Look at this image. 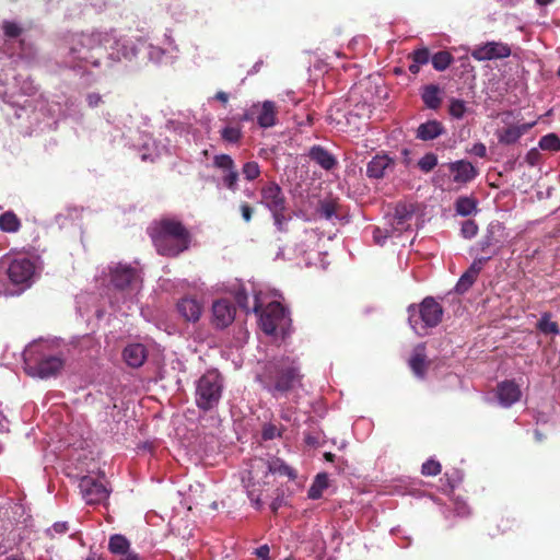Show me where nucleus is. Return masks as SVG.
I'll use <instances>...</instances> for the list:
<instances>
[{
    "instance_id": "a19ab883",
    "label": "nucleus",
    "mask_w": 560,
    "mask_h": 560,
    "mask_svg": "<svg viewBox=\"0 0 560 560\" xmlns=\"http://www.w3.org/2000/svg\"><path fill=\"white\" fill-rule=\"evenodd\" d=\"M538 147L541 150L550 152L560 151V138L556 133H548L540 138Z\"/></svg>"
},
{
    "instance_id": "f257e3e1",
    "label": "nucleus",
    "mask_w": 560,
    "mask_h": 560,
    "mask_svg": "<svg viewBox=\"0 0 560 560\" xmlns=\"http://www.w3.org/2000/svg\"><path fill=\"white\" fill-rule=\"evenodd\" d=\"M108 36L100 30L66 34L58 47L59 66L81 78L101 70Z\"/></svg>"
},
{
    "instance_id": "412c9836",
    "label": "nucleus",
    "mask_w": 560,
    "mask_h": 560,
    "mask_svg": "<svg viewBox=\"0 0 560 560\" xmlns=\"http://www.w3.org/2000/svg\"><path fill=\"white\" fill-rule=\"evenodd\" d=\"M453 180L458 184H466L474 180L477 175V168L466 160H458L447 164Z\"/></svg>"
},
{
    "instance_id": "2f4dec72",
    "label": "nucleus",
    "mask_w": 560,
    "mask_h": 560,
    "mask_svg": "<svg viewBox=\"0 0 560 560\" xmlns=\"http://www.w3.org/2000/svg\"><path fill=\"white\" fill-rule=\"evenodd\" d=\"M421 98L428 108L438 109L442 102L440 88L435 84L424 86Z\"/></svg>"
},
{
    "instance_id": "aec40b11",
    "label": "nucleus",
    "mask_w": 560,
    "mask_h": 560,
    "mask_svg": "<svg viewBox=\"0 0 560 560\" xmlns=\"http://www.w3.org/2000/svg\"><path fill=\"white\" fill-rule=\"evenodd\" d=\"M235 318V307L225 299L218 300L212 305V324L223 329L230 326Z\"/></svg>"
},
{
    "instance_id": "69168bd1",
    "label": "nucleus",
    "mask_w": 560,
    "mask_h": 560,
    "mask_svg": "<svg viewBox=\"0 0 560 560\" xmlns=\"http://www.w3.org/2000/svg\"><path fill=\"white\" fill-rule=\"evenodd\" d=\"M470 153L478 158H485L487 154V148L483 143L477 142L470 149Z\"/></svg>"
},
{
    "instance_id": "37998d69",
    "label": "nucleus",
    "mask_w": 560,
    "mask_h": 560,
    "mask_svg": "<svg viewBox=\"0 0 560 560\" xmlns=\"http://www.w3.org/2000/svg\"><path fill=\"white\" fill-rule=\"evenodd\" d=\"M283 431H284L283 427H277L272 422L264 423V425L261 428V439L264 441H271L277 438H281Z\"/></svg>"
},
{
    "instance_id": "864d4df0",
    "label": "nucleus",
    "mask_w": 560,
    "mask_h": 560,
    "mask_svg": "<svg viewBox=\"0 0 560 560\" xmlns=\"http://www.w3.org/2000/svg\"><path fill=\"white\" fill-rule=\"evenodd\" d=\"M421 472L424 476H436L441 472V464L430 458L422 464Z\"/></svg>"
},
{
    "instance_id": "1a4fd4ad",
    "label": "nucleus",
    "mask_w": 560,
    "mask_h": 560,
    "mask_svg": "<svg viewBox=\"0 0 560 560\" xmlns=\"http://www.w3.org/2000/svg\"><path fill=\"white\" fill-rule=\"evenodd\" d=\"M42 345H31L24 352L25 371L28 375L49 378L63 366V359L58 355H46L39 349Z\"/></svg>"
},
{
    "instance_id": "8fccbe9b",
    "label": "nucleus",
    "mask_w": 560,
    "mask_h": 560,
    "mask_svg": "<svg viewBox=\"0 0 560 560\" xmlns=\"http://www.w3.org/2000/svg\"><path fill=\"white\" fill-rule=\"evenodd\" d=\"M448 112L450 115L456 119L463 118L466 113L465 102L458 98L451 100Z\"/></svg>"
},
{
    "instance_id": "09e8293b",
    "label": "nucleus",
    "mask_w": 560,
    "mask_h": 560,
    "mask_svg": "<svg viewBox=\"0 0 560 560\" xmlns=\"http://www.w3.org/2000/svg\"><path fill=\"white\" fill-rule=\"evenodd\" d=\"M2 31L9 39L18 38L22 34V27L16 22L3 21Z\"/></svg>"
},
{
    "instance_id": "c756f323",
    "label": "nucleus",
    "mask_w": 560,
    "mask_h": 560,
    "mask_svg": "<svg viewBox=\"0 0 560 560\" xmlns=\"http://www.w3.org/2000/svg\"><path fill=\"white\" fill-rule=\"evenodd\" d=\"M427 365L425 346L424 343H419L412 351L409 359V366L418 378L423 380L425 376Z\"/></svg>"
},
{
    "instance_id": "6e6552de",
    "label": "nucleus",
    "mask_w": 560,
    "mask_h": 560,
    "mask_svg": "<svg viewBox=\"0 0 560 560\" xmlns=\"http://www.w3.org/2000/svg\"><path fill=\"white\" fill-rule=\"evenodd\" d=\"M407 312L409 325L419 336L427 335L429 328L438 326L443 316L441 304L431 296L423 299L419 306L409 305Z\"/></svg>"
},
{
    "instance_id": "cd10ccee",
    "label": "nucleus",
    "mask_w": 560,
    "mask_h": 560,
    "mask_svg": "<svg viewBox=\"0 0 560 560\" xmlns=\"http://www.w3.org/2000/svg\"><path fill=\"white\" fill-rule=\"evenodd\" d=\"M196 122V117L187 114L182 115V117L174 118L167 120L165 128L170 131H173L180 137H188L194 133V125Z\"/></svg>"
},
{
    "instance_id": "3c124183",
    "label": "nucleus",
    "mask_w": 560,
    "mask_h": 560,
    "mask_svg": "<svg viewBox=\"0 0 560 560\" xmlns=\"http://www.w3.org/2000/svg\"><path fill=\"white\" fill-rule=\"evenodd\" d=\"M161 43L163 44V47H165L170 52L175 55L177 57L178 52V46L175 42V38L173 36V31L170 28H166L163 33Z\"/></svg>"
},
{
    "instance_id": "9b49d317",
    "label": "nucleus",
    "mask_w": 560,
    "mask_h": 560,
    "mask_svg": "<svg viewBox=\"0 0 560 560\" xmlns=\"http://www.w3.org/2000/svg\"><path fill=\"white\" fill-rule=\"evenodd\" d=\"M39 270L38 258L18 255L11 259L7 273L13 284L21 285L22 290H25L35 282Z\"/></svg>"
},
{
    "instance_id": "f03ea898",
    "label": "nucleus",
    "mask_w": 560,
    "mask_h": 560,
    "mask_svg": "<svg viewBox=\"0 0 560 560\" xmlns=\"http://www.w3.org/2000/svg\"><path fill=\"white\" fill-rule=\"evenodd\" d=\"M302 381L300 360L290 354H279L259 362L255 373V382L276 399L300 388Z\"/></svg>"
},
{
    "instance_id": "9d476101",
    "label": "nucleus",
    "mask_w": 560,
    "mask_h": 560,
    "mask_svg": "<svg viewBox=\"0 0 560 560\" xmlns=\"http://www.w3.org/2000/svg\"><path fill=\"white\" fill-rule=\"evenodd\" d=\"M105 32L106 35H109V39L106 40V51L108 50V59L114 62L122 59L128 61L133 60L139 49L145 44V39L140 36L130 37L120 35L117 34L115 30Z\"/></svg>"
},
{
    "instance_id": "a18cd8bd",
    "label": "nucleus",
    "mask_w": 560,
    "mask_h": 560,
    "mask_svg": "<svg viewBox=\"0 0 560 560\" xmlns=\"http://www.w3.org/2000/svg\"><path fill=\"white\" fill-rule=\"evenodd\" d=\"M242 174L246 180H255L260 175V166L256 161H248L244 163Z\"/></svg>"
},
{
    "instance_id": "4c0bfd02",
    "label": "nucleus",
    "mask_w": 560,
    "mask_h": 560,
    "mask_svg": "<svg viewBox=\"0 0 560 560\" xmlns=\"http://www.w3.org/2000/svg\"><path fill=\"white\" fill-rule=\"evenodd\" d=\"M537 328L545 335L557 336L560 334L559 326L556 322L551 320L549 313H544L537 323Z\"/></svg>"
},
{
    "instance_id": "473e14b6",
    "label": "nucleus",
    "mask_w": 560,
    "mask_h": 560,
    "mask_svg": "<svg viewBox=\"0 0 560 560\" xmlns=\"http://www.w3.org/2000/svg\"><path fill=\"white\" fill-rule=\"evenodd\" d=\"M329 486L328 475L326 472H319L316 475L313 483L311 485L307 497L312 500H318L322 498L324 490Z\"/></svg>"
},
{
    "instance_id": "f704fd0d",
    "label": "nucleus",
    "mask_w": 560,
    "mask_h": 560,
    "mask_svg": "<svg viewBox=\"0 0 560 560\" xmlns=\"http://www.w3.org/2000/svg\"><path fill=\"white\" fill-rule=\"evenodd\" d=\"M268 469L271 474L287 476L290 480H295L298 477L296 471L280 458L270 460Z\"/></svg>"
},
{
    "instance_id": "603ef678",
    "label": "nucleus",
    "mask_w": 560,
    "mask_h": 560,
    "mask_svg": "<svg viewBox=\"0 0 560 560\" xmlns=\"http://www.w3.org/2000/svg\"><path fill=\"white\" fill-rule=\"evenodd\" d=\"M489 261V256H476L466 272L474 277H478L483 266Z\"/></svg>"
},
{
    "instance_id": "7c9ffc66",
    "label": "nucleus",
    "mask_w": 560,
    "mask_h": 560,
    "mask_svg": "<svg viewBox=\"0 0 560 560\" xmlns=\"http://www.w3.org/2000/svg\"><path fill=\"white\" fill-rule=\"evenodd\" d=\"M122 355L129 366L139 368L144 363L148 352L143 345L131 343L124 349Z\"/></svg>"
},
{
    "instance_id": "f8f14e48",
    "label": "nucleus",
    "mask_w": 560,
    "mask_h": 560,
    "mask_svg": "<svg viewBox=\"0 0 560 560\" xmlns=\"http://www.w3.org/2000/svg\"><path fill=\"white\" fill-rule=\"evenodd\" d=\"M212 165L221 174L217 180V187L225 188L232 192L237 191L240 173L232 156L223 153L217 154L213 156Z\"/></svg>"
},
{
    "instance_id": "393cba45",
    "label": "nucleus",
    "mask_w": 560,
    "mask_h": 560,
    "mask_svg": "<svg viewBox=\"0 0 560 560\" xmlns=\"http://www.w3.org/2000/svg\"><path fill=\"white\" fill-rule=\"evenodd\" d=\"M256 120L260 128L268 129L277 125V109L272 101L259 103L256 112Z\"/></svg>"
},
{
    "instance_id": "6ab92c4d",
    "label": "nucleus",
    "mask_w": 560,
    "mask_h": 560,
    "mask_svg": "<svg viewBox=\"0 0 560 560\" xmlns=\"http://www.w3.org/2000/svg\"><path fill=\"white\" fill-rule=\"evenodd\" d=\"M495 397L501 407L510 408L521 399L522 392L514 380H505L498 383Z\"/></svg>"
},
{
    "instance_id": "7ed1b4c3",
    "label": "nucleus",
    "mask_w": 560,
    "mask_h": 560,
    "mask_svg": "<svg viewBox=\"0 0 560 560\" xmlns=\"http://www.w3.org/2000/svg\"><path fill=\"white\" fill-rule=\"evenodd\" d=\"M231 292L240 308L246 313L253 312L258 316L259 326L265 334L270 336L280 334L282 337L289 334L291 318L281 303L275 301L264 307L262 292L252 285L254 298L250 306L248 291L241 282L233 284Z\"/></svg>"
},
{
    "instance_id": "e433bc0d",
    "label": "nucleus",
    "mask_w": 560,
    "mask_h": 560,
    "mask_svg": "<svg viewBox=\"0 0 560 560\" xmlns=\"http://www.w3.org/2000/svg\"><path fill=\"white\" fill-rule=\"evenodd\" d=\"M130 548L129 540L120 534H114L109 537L108 549L115 555H126Z\"/></svg>"
},
{
    "instance_id": "ea45409f",
    "label": "nucleus",
    "mask_w": 560,
    "mask_h": 560,
    "mask_svg": "<svg viewBox=\"0 0 560 560\" xmlns=\"http://www.w3.org/2000/svg\"><path fill=\"white\" fill-rule=\"evenodd\" d=\"M453 56L445 50L438 51L431 58L432 66L438 71L446 70L453 62Z\"/></svg>"
},
{
    "instance_id": "0e129e2a",
    "label": "nucleus",
    "mask_w": 560,
    "mask_h": 560,
    "mask_svg": "<svg viewBox=\"0 0 560 560\" xmlns=\"http://www.w3.org/2000/svg\"><path fill=\"white\" fill-rule=\"evenodd\" d=\"M454 511H455L456 515H458L460 517H465V516L469 515V506L465 502H462V501L455 502Z\"/></svg>"
},
{
    "instance_id": "39448f33",
    "label": "nucleus",
    "mask_w": 560,
    "mask_h": 560,
    "mask_svg": "<svg viewBox=\"0 0 560 560\" xmlns=\"http://www.w3.org/2000/svg\"><path fill=\"white\" fill-rule=\"evenodd\" d=\"M109 287L108 299L113 306L132 302L141 282L140 270L124 262H110L107 266Z\"/></svg>"
},
{
    "instance_id": "774afa93",
    "label": "nucleus",
    "mask_w": 560,
    "mask_h": 560,
    "mask_svg": "<svg viewBox=\"0 0 560 560\" xmlns=\"http://www.w3.org/2000/svg\"><path fill=\"white\" fill-rule=\"evenodd\" d=\"M269 546L268 545H261L260 547L256 548L255 549V555L260 559V560H270L269 559Z\"/></svg>"
},
{
    "instance_id": "bb28decb",
    "label": "nucleus",
    "mask_w": 560,
    "mask_h": 560,
    "mask_svg": "<svg viewBox=\"0 0 560 560\" xmlns=\"http://www.w3.org/2000/svg\"><path fill=\"white\" fill-rule=\"evenodd\" d=\"M307 155L325 171H331L338 163L335 155L319 144L311 147Z\"/></svg>"
},
{
    "instance_id": "a211bd4d",
    "label": "nucleus",
    "mask_w": 560,
    "mask_h": 560,
    "mask_svg": "<svg viewBox=\"0 0 560 560\" xmlns=\"http://www.w3.org/2000/svg\"><path fill=\"white\" fill-rule=\"evenodd\" d=\"M396 162L387 154H376L366 164V176L370 179H382L393 173Z\"/></svg>"
},
{
    "instance_id": "13d9d810",
    "label": "nucleus",
    "mask_w": 560,
    "mask_h": 560,
    "mask_svg": "<svg viewBox=\"0 0 560 560\" xmlns=\"http://www.w3.org/2000/svg\"><path fill=\"white\" fill-rule=\"evenodd\" d=\"M395 234H392L389 229L382 230L381 228H375L373 231V238L376 244L384 245L385 241L388 237H394Z\"/></svg>"
},
{
    "instance_id": "5701e85b",
    "label": "nucleus",
    "mask_w": 560,
    "mask_h": 560,
    "mask_svg": "<svg viewBox=\"0 0 560 560\" xmlns=\"http://www.w3.org/2000/svg\"><path fill=\"white\" fill-rule=\"evenodd\" d=\"M176 310L186 322L190 323L198 322L202 314L201 303L190 296L182 298L176 304Z\"/></svg>"
},
{
    "instance_id": "b1692460",
    "label": "nucleus",
    "mask_w": 560,
    "mask_h": 560,
    "mask_svg": "<svg viewBox=\"0 0 560 560\" xmlns=\"http://www.w3.org/2000/svg\"><path fill=\"white\" fill-rule=\"evenodd\" d=\"M445 133L446 129L441 121L429 119L418 126L416 138L421 141H432Z\"/></svg>"
},
{
    "instance_id": "423d86ee",
    "label": "nucleus",
    "mask_w": 560,
    "mask_h": 560,
    "mask_svg": "<svg viewBox=\"0 0 560 560\" xmlns=\"http://www.w3.org/2000/svg\"><path fill=\"white\" fill-rule=\"evenodd\" d=\"M295 217L305 222H315L324 219L332 224L346 225L350 222L349 215L343 211L342 205L337 198L319 199L315 206L312 202L302 203L295 211Z\"/></svg>"
},
{
    "instance_id": "e2e57ef3",
    "label": "nucleus",
    "mask_w": 560,
    "mask_h": 560,
    "mask_svg": "<svg viewBox=\"0 0 560 560\" xmlns=\"http://www.w3.org/2000/svg\"><path fill=\"white\" fill-rule=\"evenodd\" d=\"M541 154L537 148H532L525 155V161L530 165L535 166L539 163Z\"/></svg>"
},
{
    "instance_id": "052dcab7",
    "label": "nucleus",
    "mask_w": 560,
    "mask_h": 560,
    "mask_svg": "<svg viewBox=\"0 0 560 560\" xmlns=\"http://www.w3.org/2000/svg\"><path fill=\"white\" fill-rule=\"evenodd\" d=\"M68 523L67 522H56L51 525V527L46 529L47 536L50 538H54L55 535H61L65 534L68 530Z\"/></svg>"
},
{
    "instance_id": "dca6fc26",
    "label": "nucleus",
    "mask_w": 560,
    "mask_h": 560,
    "mask_svg": "<svg viewBox=\"0 0 560 560\" xmlns=\"http://www.w3.org/2000/svg\"><path fill=\"white\" fill-rule=\"evenodd\" d=\"M413 214L415 210L411 205L398 203L395 207L394 212L389 214L387 218L392 234L398 236L402 232L409 230L411 226Z\"/></svg>"
},
{
    "instance_id": "0eeeda50",
    "label": "nucleus",
    "mask_w": 560,
    "mask_h": 560,
    "mask_svg": "<svg viewBox=\"0 0 560 560\" xmlns=\"http://www.w3.org/2000/svg\"><path fill=\"white\" fill-rule=\"evenodd\" d=\"M223 389L224 378L222 374L215 369L206 371L196 381V406L205 412L213 410L220 404Z\"/></svg>"
},
{
    "instance_id": "4d7b16f0",
    "label": "nucleus",
    "mask_w": 560,
    "mask_h": 560,
    "mask_svg": "<svg viewBox=\"0 0 560 560\" xmlns=\"http://www.w3.org/2000/svg\"><path fill=\"white\" fill-rule=\"evenodd\" d=\"M447 485L454 489L456 488L464 479V474L459 469H453L451 472L445 474Z\"/></svg>"
},
{
    "instance_id": "de8ad7c7",
    "label": "nucleus",
    "mask_w": 560,
    "mask_h": 560,
    "mask_svg": "<svg viewBox=\"0 0 560 560\" xmlns=\"http://www.w3.org/2000/svg\"><path fill=\"white\" fill-rule=\"evenodd\" d=\"M476 280H477L476 277H474L470 273L465 271L458 279V281L455 285V291L459 294L467 292L471 288V285L475 283Z\"/></svg>"
},
{
    "instance_id": "f3484780",
    "label": "nucleus",
    "mask_w": 560,
    "mask_h": 560,
    "mask_svg": "<svg viewBox=\"0 0 560 560\" xmlns=\"http://www.w3.org/2000/svg\"><path fill=\"white\" fill-rule=\"evenodd\" d=\"M470 55L478 61L502 59L511 55V48L504 43L488 42L486 44L476 46L471 50Z\"/></svg>"
},
{
    "instance_id": "4be33fe9",
    "label": "nucleus",
    "mask_w": 560,
    "mask_h": 560,
    "mask_svg": "<svg viewBox=\"0 0 560 560\" xmlns=\"http://www.w3.org/2000/svg\"><path fill=\"white\" fill-rule=\"evenodd\" d=\"M57 109L49 108L52 116L71 118L75 122L83 120V112L77 98L65 97L63 103H56Z\"/></svg>"
},
{
    "instance_id": "c9c22d12",
    "label": "nucleus",
    "mask_w": 560,
    "mask_h": 560,
    "mask_svg": "<svg viewBox=\"0 0 560 560\" xmlns=\"http://www.w3.org/2000/svg\"><path fill=\"white\" fill-rule=\"evenodd\" d=\"M21 222L13 211H7L0 215V230L5 233H15L20 230Z\"/></svg>"
},
{
    "instance_id": "58836bf2",
    "label": "nucleus",
    "mask_w": 560,
    "mask_h": 560,
    "mask_svg": "<svg viewBox=\"0 0 560 560\" xmlns=\"http://www.w3.org/2000/svg\"><path fill=\"white\" fill-rule=\"evenodd\" d=\"M243 137L242 126L226 125L221 130V138L229 143H237Z\"/></svg>"
},
{
    "instance_id": "c85d7f7f",
    "label": "nucleus",
    "mask_w": 560,
    "mask_h": 560,
    "mask_svg": "<svg viewBox=\"0 0 560 560\" xmlns=\"http://www.w3.org/2000/svg\"><path fill=\"white\" fill-rule=\"evenodd\" d=\"M535 122L513 125L498 131V140L501 144L510 145L516 143L521 137L526 133Z\"/></svg>"
},
{
    "instance_id": "a878e982",
    "label": "nucleus",
    "mask_w": 560,
    "mask_h": 560,
    "mask_svg": "<svg viewBox=\"0 0 560 560\" xmlns=\"http://www.w3.org/2000/svg\"><path fill=\"white\" fill-rule=\"evenodd\" d=\"M142 48L147 50L148 60L156 66L172 63L176 59V56L170 52L165 47L148 43L147 40Z\"/></svg>"
},
{
    "instance_id": "72a5a7b5",
    "label": "nucleus",
    "mask_w": 560,
    "mask_h": 560,
    "mask_svg": "<svg viewBox=\"0 0 560 560\" xmlns=\"http://www.w3.org/2000/svg\"><path fill=\"white\" fill-rule=\"evenodd\" d=\"M477 200L474 197L462 196L455 201V212L462 217H468L478 211Z\"/></svg>"
},
{
    "instance_id": "2eb2a0df",
    "label": "nucleus",
    "mask_w": 560,
    "mask_h": 560,
    "mask_svg": "<svg viewBox=\"0 0 560 560\" xmlns=\"http://www.w3.org/2000/svg\"><path fill=\"white\" fill-rule=\"evenodd\" d=\"M79 488L83 500L88 504H100L109 495L106 487L91 476L81 477Z\"/></svg>"
},
{
    "instance_id": "c03bdc74",
    "label": "nucleus",
    "mask_w": 560,
    "mask_h": 560,
    "mask_svg": "<svg viewBox=\"0 0 560 560\" xmlns=\"http://www.w3.org/2000/svg\"><path fill=\"white\" fill-rule=\"evenodd\" d=\"M438 155L433 152L425 153L418 161V167L423 173H430L435 166H438Z\"/></svg>"
},
{
    "instance_id": "20e7f679",
    "label": "nucleus",
    "mask_w": 560,
    "mask_h": 560,
    "mask_svg": "<svg viewBox=\"0 0 560 560\" xmlns=\"http://www.w3.org/2000/svg\"><path fill=\"white\" fill-rule=\"evenodd\" d=\"M149 234L158 253L163 256H177L186 250L190 235L184 224L175 219H162L149 228Z\"/></svg>"
},
{
    "instance_id": "bf43d9fd",
    "label": "nucleus",
    "mask_w": 560,
    "mask_h": 560,
    "mask_svg": "<svg viewBox=\"0 0 560 560\" xmlns=\"http://www.w3.org/2000/svg\"><path fill=\"white\" fill-rule=\"evenodd\" d=\"M16 80H22V84H21V91L23 94L25 95H33L36 93L37 91V88L36 85L34 84V82L30 79V78H23L22 75H19L16 78Z\"/></svg>"
},
{
    "instance_id": "6e6d98bb",
    "label": "nucleus",
    "mask_w": 560,
    "mask_h": 560,
    "mask_svg": "<svg viewBox=\"0 0 560 560\" xmlns=\"http://www.w3.org/2000/svg\"><path fill=\"white\" fill-rule=\"evenodd\" d=\"M84 100H85L88 107H90L92 109L98 108L100 106H102L104 104L103 95H101L98 92L86 93Z\"/></svg>"
},
{
    "instance_id": "680f3d73",
    "label": "nucleus",
    "mask_w": 560,
    "mask_h": 560,
    "mask_svg": "<svg viewBox=\"0 0 560 560\" xmlns=\"http://www.w3.org/2000/svg\"><path fill=\"white\" fill-rule=\"evenodd\" d=\"M412 61L418 65H427L430 61V52L427 48H420L412 52Z\"/></svg>"
},
{
    "instance_id": "49530a36",
    "label": "nucleus",
    "mask_w": 560,
    "mask_h": 560,
    "mask_svg": "<svg viewBox=\"0 0 560 560\" xmlns=\"http://www.w3.org/2000/svg\"><path fill=\"white\" fill-rule=\"evenodd\" d=\"M479 228L474 220H465L462 222L460 236L465 240H471L478 234Z\"/></svg>"
},
{
    "instance_id": "4468645a",
    "label": "nucleus",
    "mask_w": 560,
    "mask_h": 560,
    "mask_svg": "<svg viewBox=\"0 0 560 560\" xmlns=\"http://www.w3.org/2000/svg\"><path fill=\"white\" fill-rule=\"evenodd\" d=\"M270 213L287 210V198L276 182H268L260 188V201Z\"/></svg>"
},
{
    "instance_id": "79ce46f5",
    "label": "nucleus",
    "mask_w": 560,
    "mask_h": 560,
    "mask_svg": "<svg viewBox=\"0 0 560 560\" xmlns=\"http://www.w3.org/2000/svg\"><path fill=\"white\" fill-rule=\"evenodd\" d=\"M287 210L270 213L273 220V225L279 233H287L289 231V222L291 215H288Z\"/></svg>"
},
{
    "instance_id": "ddd939ff",
    "label": "nucleus",
    "mask_w": 560,
    "mask_h": 560,
    "mask_svg": "<svg viewBox=\"0 0 560 560\" xmlns=\"http://www.w3.org/2000/svg\"><path fill=\"white\" fill-rule=\"evenodd\" d=\"M503 225L499 222H492L488 225L485 235L475 246L470 248V254H483L489 256V260L499 254L502 248Z\"/></svg>"
},
{
    "instance_id": "338daca9",
    "label": "nucleus",
    "mask_w": 560,
    "mask_h": 560,
    "mask_svg": "<svg viewBox=\"0 0 560 560\" xmlns=\"http://www.w3.org/2000/svg\"><path fill=\"white\" fill-rule=\"evenodd\" d=\"M240 210H241L243 220L245 222H249L253 217V208L248 203L244 202L240 206Z\"/></svg>"
},
{
    "instance_id": "5fc2aeb1",
    "label": "nucleus",
    "mask_w": 560,
    "mask_h": 560,
    "mask_svg": "<svg viewBox=\"0 0 560 560\" xmlns=\"http://www.w3.org/2000/svg\"><path fill=\"white\" fill-rule=\"evenodd\" d=\"M259 107V103H254L249 109L245 110L243 114L233 118L234 121H237L238 125L242 122H248L254 120L256 117V112Z\"/></svg>"
}]
</instances>
